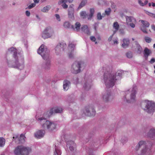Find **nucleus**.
I'll use <instances>...</instances> for the list:
<instances>
[{
  "label": "nucleus",
  "mask_w": 155,
  "mask_h": 155,
  "mask_svg": "<svg viewBox=\"0 0 155 155\" xmlns=\"http://www.w3.org/2000/svg\"><path fill=\"white\" fill-rule=\"evenodd\" d=\"M55 113H60L62 111V109L61 107H57L54 108Z\"/></svg>",
  "instance_id": "40"
},
{
  "label": "nucleus",
  "mask_w": 155,
  "mask_h": 155,
  "mask_svg": "<svg viewBox=\"0 0 155 155\" xmlns=\"http://www.w3.org/2000/svg\"><path fill=\"white\" fill-rule=\"evenodd\" d=\"M31 151L30 147L19 145L15 147L14 152L15 155H29Z\"/></svg>",
  "instance_id": "7"
},
{
  "label": "nucleus",
  "mask_w": 155,
  "mask_h": 155,
  "mask_svg": "<svg viewBox=\"0 0 155 155\" xmlns=\"http://www.w3.org/2000/svg\"><path fill=\"white\" fill-rule=\"evenodd\" d=\"M155 62V58H152L150 61V62L151 64H153Z\"/></svg>",
  "instance_id": "56"
},
{
  "label": "nucleus",
  "mask_w": 155,
  "mask_h": 155,
  "mask_svg": "<svg viewBox=\"0 0 155 155\" xmlns=\"http://www.w3.org/2000/svg\"><path fill=\"white\" fill-rule=\"evenodd\" d=\"M105 16V14L103 13L101 15L100 12H98L97 15V18L98 20H101L102 19V18H104Z\"/></svg>",
  "instance_id": "34"
},
{
  "label": "nucleus",
  "mask_w": 155,
  "mask_h": 155,
  "mask_svg": "<svg viewBox=\"0 0 155 155\" xmlns=\"http://www.w3.org/2000/svg\"><path fill=\"white\" fill-rule=\"evenodd\" d=\"M114 43L115 44H117L118 43V42L117 40H115L114 41Z\"/></svg>",
  "instance_id": "64"
},
{
  "label": "nucleus",
  "mask_w": 155,
  "mask_h": 155,
  "mask_svg": "<svg viewBox=\"0 0 155 155\" xmlns=\"http://www.w3.org/2000/svg\"><path fill=\"white\" fill-rule=\"evenodd\" d=\"M66 44L61 43L58 44L55 48V53L57 55H60L66 47Z\"/></svg>",
  "instance_id": "12"
},
{
  "label": "nucleus",
  "mask_w": 155,
  "mask_h": 155,
  "mask_svg": "<svg viewBox=\"0 0 155 155\" xmlns=\"http://www.w3.org/2000/svg\"><path fill=\"white\" fill-rule=\"evenodd\" d=\"M75 47V45L74 44L71 43L68 46V49L71 50V51H73L74 50V48Z\"/></svg>",
  "instance_id": "45"
},
{
  "label": "nucleus",
  "mask_w": 155,
  "mask_h": 155,
  "mask_svg": "<svg viewBox=\"0 0 155 155\" xmlns=\"http://www.w3.org/2000/svg\"><path fill=\"white\" fill-rule=\"evenodd\" d=\"M142 108L148 113L152 114L155 111V103L151 101L145 100L141 103Z\"/></svg>",
  "instance_id": "6"
},
{
  "label": "nucleus",
  "mask_w": 155,
  "mask_h": 155,
  "mask_svg": "<svg viewBox=\"0 0 155 155\" xmlns=\"http://www.w3.org/2000/svg\"><path fill=\"white\" fill-rule=\"evenodd\" d=\"M140 21H141V23L143 24L142 26L140 27V30L144 33L147 34V31L146 28H147L149 27L150 24L149 23L146 21H144L143 20H140Z\"/></svg>",
  "instance_id": "16"
},
{
  "label": "nucleus",
  "mask_w": 155,
  "mask_h": 155,
  "mask_svg": "<svg viewBox=\"0 0 155 155\" xmlns=\"http://www.w3.org/2000/svg\"><path fill=\"white\" fill-rule=\"evenodd\" d=\"M127 141L128 138L126 137L125 136H123L122 137L120 140L121 142L123 143H126Z\"/></svg>",
  "instance_id": "39"
},
{
  "label": "nucleus",
  "mask_w": 155,
  "mask_h": 155,
  "mask_svg": "<svg viewBox=\"0 0 155 155\" xmlns=\"http://www.w3.org/2000/svg\"><path fill=\"white\" fill-rule=\"evenodd\" d=\"M137 88L135 85L125 91L124 100L128 103H131L136 101Z\"/></svg>",
  "instance_id": "5"
},
{
  "label": "nucleus",
  "mask_w": 155,
  "mask_h": 155,
  "mask_svg": "<svg viewBox=\"0 0 155 155\" xmlns=\"http://www.w3.org/2000/svg\"><path fill=\"white\" fill-rule=\"evenodd\" d=\"M152 145V143L150 141L141 140L136 146L135 149L136 150L140 149L139 155H148Z\"/></svg>",
  "instance_id": "3"
},
{
  "label": "nucleus",
  "mask_w": 155,
  "mask_h": 155,
  "mask_svg": "<svg viewBox=\"0 0 155 155\" xmlns=\"http://www.w3.org/2000/svg\"><path fill=\"white\" fill-rule=\"evenodd\" d=\"M19 138L20 143H22L25 142V137L23 134H22L19 136Z\"/></svg>",
  "instance_id": "35"
},
{
  "label": "nucleus",
  "mask_w": 155,
  "mask_h": 155,
  "mask_svg": "<svg viewBox=\"0 0 155 155\" xmlns=\"http://www.w3.org/2000/svg\"><path fill=\"white\" fill-rule=\"evenodd\" d=\"M55 151L54 152V155H61V153L59 147L56 146H55Z\"/></svg>",
  "instance_id": "31"
},
{
  "label": "nucleus",
  "mask_w": 155,
  "mask_h": 155,
  "mask_svg": "<svg viewBox=\"0 0 155 155\" xmlns=\"http://www.w3.org/2000/svg\"><path fill=\"white\" fill-rule=\"evenodd\" d=\"M62 6L64 8L66 9L68 7V5H66V3H63L62 5Z\"/></svg>",
  "instance_id": "54"
},
{
  "label": "nucleus",
  "mask_w": 155,
  "mask_h": 155,
  "mask_svg": "<svg viewBox=\"0 0 155 155\" xmlns=\"http://www.w3.org/2000/svg\"><path fill=\"white\" fill-rule=\"evenodd\" d=\"M151 51L147 48H145L143 51V55L146 59H147L148 56L151 54Z\"/></svg>",
  "instance_id": "25"
},
{
  "label": "nucleus",
  "mask_w": 155,
  "mask_h": 155,
  "mask_svg": "<svg viewBox=\"0 0 155 155\" xmlns=\"http://www.w3.org/2000/svg\"><path fill=\"white\" fill-rule=\"evenodd\" d=\"M36 5V4L35 3H33L31 4L30 5H29L28 7V8L29 9H31L32 8L34 7Z\"/></svg>",
  "instance_id": "48"
},
{
  "label": "nucleus",
  "mask_w": 155,
  "mask_h": 155,
  "mask_svg": "<svg viewBox=\"0 0 155 155\" xmlns=\"http://www.w3.org/2000/svg\"><path fill=\"white\" fill-rule=\"evenodd\" d=\"M114 35H113V34L112 35L110 36V37L108 38V41H110L112 40Z\"/></svg>",
  "instance_id": "55"
},
{
  "label": "nucleus",
  "mask_w": 155,
  "mask_h": 155,
  "mask_svg": "<svg viewBox=\"0 0 155 155\" xmlns=\"http://www.w3.org/2000/svg\"><path fill=\"white\" fill-rule=\"evenodd\" d=\"M122 73L121 71H118L117 73H115V77L117 78V80L119 79V77L121 76Z\"/></svg>",
  "instance_id": "44"
},
{
  "label": "nucleus",
  "mask_w": 155,
  "mask_h": 155,
  "mask_svg": "<svg viewBox=\"0 0 155 155\" xmlns=\"http://www.w3.org/2000/svg\"><path fill=\"white\" fill-rule=\"evenodd\" d=\"M95 111L92 107H86L84 111V113L86 115L88 116H94L95 114Z\"/></svg>",
  "instance_id": "14"
},
{
  "label": "nucleus",
  "mask_w": 155,
  "mask_h": 155,
  "mask_svg": "<svg viewBox=\"0 0 155 155\" xmlns=\"http://www.w3.org/2000/svg\"><path fill=\"white\" fill-rule=\"evenodd\" d=\"M147 135L150 137L155 136V129L153 128L150 129L148 132Z\"/></svg>",
  "instance_id": "29"
},
{
  "label": "nucleus",
  "mask_w": 155,
  "mask_h": 155,
  "mask_svg": "<svg viewBox=\"0 0 155 155\" xmlns=\"http://www.w3.org/2000/svg\"><path fill=\"white\" fill-rule=\"evenodd\" d=\"M135 23L134 22H131L129 23L128 25H129L132 28H134L135 27Z\"/></svg>",
  "instance_id": "52"
},
{
  "label": "nucleus",
  "mask_w": 155,
  "mask_h": 155,
  "mask_svg": "<svg viewBox=\"0 0 155 155\" xmlns=\"http://www.w3.org/2000/svg\"><path fill=\"white\" fill-rule=\"evenodd\" d=\"M81 27V24L79 22H77L75 23L74 25H72L71 28L74 31H79L80 30Z\"/></svg>",
  "instance_id": "20"
},
{
  "label": "nucleus",
  "mask_w": 155,
  "mask_h": 155,
  "mask_svg": "<svg viewBox=\"0 0 155 155\" xmlns=\"http://www.w3.org/2000/svg\"><path fill=\"white\" fill-rule=\"evenodd\" d=\"M138 3L141 6H144L143 3L140 0H139L138 1Z\"/></svg>",
  "instance_id": "60"
},
{
  "label": "nucleus",
  "mask_w": 155,
  "mask_h": 155,
  "mask_svg": "<svg viewBox=\"0 0 155 155\" xmlns=\"http://www.w3.org/2000/svg\"><path fill=\"white\" fill-rule=\"evenodd\" d=\"M17 51V49L13 47L8 48L6 53V62L9 67L21 70L24 67L23 58L22 54L18 53Z\"/></svg>",
  "instance_id": "1"
},
{
  "label": "nucleus",
  "mask_w": 155,
  "mask_h": 155,
  "mask_svg": "<svg viewBox=\"0 0 155 155\" xmlns=\"http://www.w3.org/2000/svg\"><path fill=\"white\" fill-rule=\"evenodd\" d=\"M92 85V80L90 77L85 78L83 83V88L86 90H88L91 88Z\"/></svg>",
  "instance_id": "13"
},
{
  "label": "nucleus",
  "mask_w": 155,
  "mask_h": 155,
  "mask_svg": "<svg viewBox=\"0 0 155 155\" xmlns=\"http://www.w3.org/2000/svg\"><path fill=\"white\" fill-rule=\"evenodd\" d=\"M68 57L69 58L73 59L75 57V54L73 51H71L68 54Z\"/></svg>",
  "instance_id": "38"
},
{
  "label": "nucleus",
  "mask_w": 155,
  "mask_h": 155,
  "mask_svg": "<svg viewBox=\"0 0 155 155\" xmlns=\"http://www.w3.org/2000/svg\"><path fill=\"white\" fill-rule=\"evenodd\" d=\"M126 23L128 25L131 22L136 23V20L133 17L131 16H126Z\"/></svg>",
  "instance_id": "23"
},
{
  "label": "nucleus",
  "mask_w": 155,
  "mask_h": 155,
  "mask_svg": "<svg viewBox=\"0 0 155 155\" xmlns=\"http://www.w3.org/2000/svg\"><path fill=\"white\" fill-rule=\"evenodd\" d=\"M113 28L115 29V30L113 31V35H114L118 30L119 28V25L117 22H115L114 23Z\"/></svg>",
  "instance_id": "28"
},
{
  "label": "nucleus",
  "mask_w": 155,
  "mask_h": 155,
  "mask_svg": "<svg viewBox=\"0 0 155 155\" xmlns=\"http://www.w3.org/2000/svg\"><path fill=\"white\" fill-rule=\"evenodd\" d=\"M152 28L154 31H155V25H151Z\"/></svg>",
  "instance_id": "62"
},
{
  "label": "nucleus",
  "mask_w": 155,
  "mask_h": 155,
  "mask_svg": "<svg viewBox=\"0 0 155 155\" xmlns=\"http://www.w3.org/2000/svg\"><path fill=\"white\" fill-rule=\"evenodd\" d=\"M94 12V10L93 8H90V14L88 16V20H91V18L93 17Z\"/></svg>",
  "instance_id": "30"
},
{
  "label": "nucleus",
  "mask_w": 155,
  "mask_h": 155,
  "mask_svg": "<svg viewBox=\"0 0 155 155\" xmlns=\"http://www.w3.org/2000/svg\"><path fill=\"white\" fill-rule=\"evenodd\" d=\"M13 139L14 140L15 142L17 143H19V136L18 135L15 134L14 135L13 137Z\"/></svg>",
  "instance_id": "33"
},
{
  "label": "nucleus",
  "mask_w": 155,
  "mask_h": 155,
  "mask_svg": "<svg viewBox=\"0 0 155 155\" xmlns=\"http://www.w3.org/2000/svg\"><path fill=\"white\" fill-rule=\"evenodd\" d=\"M123 43L122 44V46L124 48H127L129 44L130 41L128 39L124 38L123 40Z\"/></svg>",
  "instance_id": "26"
},
{
  "label": "nucleus",
  "mask_w": 155,
  "mask_h": 155,
  "mask_svg": "<svg viewBox=\"0 0 155 155\" xmlns=\"http://www.w3.org/2000/svg\"><path fill=\"white\" fill-rule=\"evenodd\" d=\"M43 59L45 61L41 65L42 68L46 70H49L51 66L50 57Z\"/></svg>",
  "instance_id": "15"
},
{
  "label": "nucleus",
  "mask_w": 155,
  "mask_h": 155,
  "mask_svg": "<svg viewBox=\"0 0 155 155\" xmlns=\"http://www.w3.org/2000/svg\"><path fill=\"white\" fill-rule=\"evenodd\" d=\"M68 1V0H61L59 2V4H61V3H66Z\"/></svg>",
  "instance_id": "50"
},
{
  "label": "nucleus",
  "mask_w": 155,
  "mask_h": 155,
  "mask_svg": "<svg viewBox=\"0 0 155 155\" xmlns=\"http://www.w3.org/2000/svg\"><path fill=\"white\" fill-rule=\"evenodd\" d=\"M36 119L43 128L47 129L49 131H53L57 128V124L55 123L47 120L44 117H39L37 118Z\"/></svg>",
  "instance_id": "4"
},
{
  "label": "nucleus",
  "mask_w": 155,
  "mask_h": 155,
  "mask_svg": "<svg viewBox=\"0 0 155 155\" xmlns=\"http://www.w3.org/2000/svg\"><path fill=\"white\" fill-rule=\"evenodd\" d=\"M25 14H26V15L28 17L30 15V12L28 11H26Z\"/></svg>",
  "instance_id": "57"
},
{
  "label": "nucleus",
  "mask_w": 155,
  "mask_h": 155,
  "mask_svg": "<svg viewBox=\"0 0 155 155\" xmlns=\"http://www.w3.org/2000/svg\"><path fill=\"white\" fill-rule=\"evenodd\" d=\"M104 81L106 87L108 88L112 87L115 84L117 78L115 77V73L107 69L104 75Z\"/></svg>",
  "instance_id": "2"
},
{
  "label": "nucleus",
  "mask_w": 155,
  "mask_h": 155,
  "mask_svg": "<svg viewBox=\"0 0 155 155\" xmlns=\"http://www.w3.org/2000/svg\"><path fill=\"white\" fill-rule=\"evenodd\" d=\"M5 142V139L3 138H0V147L3 146Z\"/></svg>",
  "instance_id": "43"
},
{
  "label": "nucleus",
  "mask_w": 155,
  "mask_h": 155,
  "mask_svg": "<svg viewBox=\"0 0 155 155\" xmlns=\"http://www.w3.org/2000/svg\"><path fill=\"white\" fill-rule=\"evenodd\" d=\"M81 31L88 35H90V32L87 25H82L81 28Z\"/></svg>",
  "instance_id": "21"
},
{
  "label": "nucleus",
  "mask_w": 155,
  "mask_h": 155,
  "mask_svg": "<svg viewBox=\"0 0 155 155\" xmlns=\"http://www.w3.org/2000/svg\"><path fill=\"white\" fill-rule=\"evenodd\" d=\"M145 40V41L148 43H149L151 42V39L148 37H145L144 38Z\"/></svg>",
  "instance_id": "47"
},
{
  "label": "nucleus",
  "mask_w": 155,
  "mask_h": 155,
  "mask_svg": "<svg viewBox=\"0 0 155 155\" xmlns=\"http://www.w3.org/2000/svg\"><path fill=\"white\" fill-rule=\"evenodd\" d=\"M90 40L93 42H95L96 41V38L95 37L91 36L90 37Z\"/></svg>",
  "instance_id": "51"
},
{
  "label": "nucleus",
  "mask_w": 155,
  "mask_h": 155,
  "mask_svg": "<svg viewBox=\"0 0 155 155\" xmlns=\"http://www.w3.org/2000/svg\"><path fill=\"white\" fill-rule=\"evenodd\" d=\"M120 34L122 35H124L125 34V31L123 30L120 29Z\"/></svg>",
  "instance_id": "61"
},
{
  "label": "nucleus",
  "mask_w": 155,
  "mask_h": 155,
  "mask_svg": "<svg viewBox=\"0 0 155 155\" xmlns=\"http://www.w3.org/2000/svg\"><path fill=\"white\" fill-rule=\"evenodd\" d=\"M54 113V108H52L45 113L44 116L46 117H49Z\"/></svg>",
  "instance_id": "27"
},
{
  "label": "nucleus",
  "mask_w": 155,
  "mask_h": 155,
  "mask_svg": "<svg viewBox=\"0 0 155 155\" xmlns=\"http://www.w3.org/2000/svg\"><path fill=\"white\" fill-rule=\"evenodd\" d=\"M50 9V7L49 6H47L44 7L41 10V11L44 12H47Z\"/></svg>",
  "instance_id": "42"
},
{
  "label": "nucleus",
  "mask_w": 155,
  "mask_h": 155,
  "mask_svg": "<svg viewBox=\"0 0 155 155\" xmlns=\"http://www.w3.org/2000/svg\"><path fill=\"white\" fill-rule=\"evenodd\" d=\"M114 96L110 92L106 91L102 93V99L106 103L111 102L114 100Z\"/></svg>",
  "instance_id": "11"
},
{
  "label": "nucleus",
  "mask_w": 155,
  "mask_h": 155,
  "mask_svg": "<svg viewBox=\"0 0 155 155\" xmlns=\"http://www.w3.org/2000/svg\"><path fill=\"white\" fill-rule=\"evenodd\" d=\"M38 53L41 56L43 59H48L50 57L49 51L48 49L46 47L43 45H42L39 47Z\"/></svg>",
  "instance_id": "9"
},
{
  "label": "nucleus",
  "mask_w": 155,
  "mask_h": 155,
  "mask_svg": "<svg viewBox=\"0 0 155 155\" xmlns=\"http://www.w3.org/2000/svg\"><path fill=\"white\" fill-rule=\"evenodd\" d=\"M71 83L70 81L65 80L63 82V89L65 91H67L70 86Z\"/></svg>",
  "instance_id": "19"
},
{
  "label": "nucleus",
  "mask_w": 155,
  "mask_h": 155,
  "mask_svg": "<svg viewBox=\"0 0 155 155\" xmlns=\"http://www.w3.org/2000/svg\"><path fill=\"white\" fill-rule=\"evenodd\" d=\"M45 132L44 130H40L37 131L35 134V137L40 138L43 137L45 134Z\"/></svg>",
  "instance_id": "18"
},
{
  "label": "nucleus",
  "mask_w": 155,
  "mask_h": 155,
  "mask_svg": "<svg viewBox=\"0 0 155 155\" xmlns=\"http://www.w3.org/2000/svg\"><path fill=\"white\" fill-rule=\"evenodd\" d=\"M54 35V31L53 28L50 26L46 27L43 31L41 37L44 39L50 38Z\"/></svg>",
  "instance_id": "10"
},
{
  "label": "nucleus",
  "mask_w": 155,
  "mask_h": 155,
  "mask_svg": "<svg viewBox=\"0 0 155 155\" xmlns=\"http://www.w3.org/2000/svg\"><path fill=\"white\" fill-rule=\"evenodd\" d=\"M86 66V64L83 61H76L72 64L71 71L75 74L80 72L81 69H84Z\"/></svg>",
  "instance_id": "8"
},
{
  "label": "nucleus",
  "mask_w": 155,
  "mask_h": 155,
  "mask_svg": "<svg viewBox=\"0 0 155 155\" xmlns=\"http://www.w3.org/2000/svg\"><path fill=\"white\" fill-rule=\"evenodd\" d=\"M147 13L148 15L151 16H152L154 17H155V15L153 14L150 13L148 12H147Z\"/></svg>",
  "instance_id": "53"
},
{
  "label": "nucleus",
  "mask_w": 155,
  "mask_h": 155,
  "mask_svg": "<svg viewBox=\"0 0 155 155\" xmlns=\"http://www.w3.org/2000/svg\"><path fill=\"white\" fill-rule=\"evenodd\" d=\"M76 103L74 102H73L71 103H70V104H69V106H71V108H72V107H73L75 105H76Z\"/></svg>",
  "instance_id": "58"
},
{
  "label": "nucleus",
  "mask_w": 155,
  "mask_h": 155,
  "mask_svg": "<svg viewBox=\"0 0 155 155\" xmlns=\"http://www.w3.org/2000/svg\"><path fill=\"white\" fill-rule=\"evenodd\" d=\"M135 43L136 45L135 50H136L137 53L140 54L142 52V48L137 42H135Z\"/></svg>",
  "instance_id": "24"
},
{
  "label": "nucleus",
  "mask_w": 155,
  "mask_h": 155,
  "mask_svg": "<svg viewBox=\"0 0 155 155\" xmlns=\"http://www.w3.org/2000/svg\"><path fill=\"white\" fill-rule=\"evenodd\" d=\"M74 6V5L73 4H71L70 5L68 10H70L71 9H74V8H73Z\"/></svg>",
  "instance_id": "59"
},
{
  "label": "nucleus",
  "mask_w": 155,
  "mask_h": 155,
  "mask_svg": "<svg viewBox=\"0 0 155 155\" xmlns=\"http://www.w3.org/2000/svg\"><path fill=\"white\" fill-rule=\"evenodd\" d=\"M111 12V10L110 8H108L107 9H106L105 11V13L104 14H105V15H109Z\"/></svg>",
  "instance_id": "46"
},
{
  "label": "nucleus",
  "mask_w": 155,
  "mask_h": 155,
  "mask_svg": "<svg viewBox=\"0 0 155 155\" xmlns=\"http://www.w3.org/2000/svg\"><path fill=\"white\" fill-rule=\"evenodd\" d=\"M55 16L56 18V19L58 21H61L59 15L58 14H56Z\"/></svg>",
  "instance_id": "49"
},
{
  "label": "nucleus",
  "mask_w": 155,
  "mask_h": 155,
  "mask_svg": "<svg viewBox=\"0 0 155 155\" xmlns=\"http://www.w3.org/2000/svg\"><path fill=\"white\" fill-rule=\"evenodd\" d=\"M74 9L68 10V17L72 20L74 19Z\"/></svg>",
  "instance_id": "22"
},
{
  "label": "nucleus",
  "mask_w": 155,
  "mask_h": 155,
  "mask_svg": "<svg viewBox=\"0 0 155 155\" xmlns=\"http://www.w3.org/2000/svg\"><path fill=\"white\" fill-rule=\"evenodd\" d=\"M126 57L128 58H131L133 57V54L132 52L129 51L127 52L126 54Z\"/></svg>",
  "instance_id": "41"
},
{
  "label": "nucleus",
  "mask_w": 155,
  "mask_h": 155,
  "mask_svg": "<svg viewBox=\"0 0 155 155\" xmlns=\"http://www.w3.org/2000/svg\"><path fill=\"white\" fill-rule=\"evenodd\" d=\"M67 147L71 151L74 152L76 151V145L73 141H68L67 143Z\"/></svg>",
  "instance_id": "17"
},
{
  "label": "nucleus",
  "mask_w": 155,
  "mask_h": 155,
  "mask_svg": "<svg viewBox=\"0 0 155 155\" xmlns=\"http://www.w3.org/2000/svg\"><path fill=\"white\" fill-rule=\"evenodd\" d=\"M87 3V1L86 0H83L81 1L80 4L78 9H81L82 7H84L86 5Z\"/></svg>",
  "instance_id": "37"
},
{
  "label": "nucleus",
  "mask_w": 155,
  "mask_h": 155,
  "mask_svg": "<svg viewBox=\"0 0 155 155\" xmlns=\"http://www.w3.org/2000/svg\"><path fill=\"white\" fill-rule=\"evenodd\" d=\"M80 17L84 19L86 18L87 16V14L86 11H82L80 12Z\"/></svg>",
  "instance_id": "36"
},
{
  "label": "nucleus",
  "mask_w": 155,
  "mask_h": 155,
  "mask_svg": "<svg viewBox=\"0 0 155 155\" xmlns=\"http://www.w3.org/2000/svg\"><path fill=\"white\" fill-rule=\"evenodd\" d=\"M148 2V1L147 0H146L145 2H144V3H143V4L144 5V6L146 5V4H147V3Z\"/></svg>",
  "instance_id": "63"
},
{
  "label": "nucleus",
  "mask_w": 155,
  "mask_h": 155,
  "mask_svg": "<svg viewBox=\"0 0 155 155\" xmlns=\"http://www.w3.org/2000/svg\"><path fill=\"white\" fill-rule=\"evenodd\" d=\"M72 25L70 24V22L68 21H65L63 24V26L64 28H71Z\"/></svg>",
  "instance_id": "32"
}]
</instances>
